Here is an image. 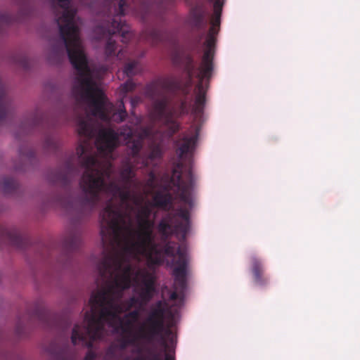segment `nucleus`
I'll use <instances>...</instances> for the list:
<instances>
[{"label": "nucleus", "mask_w": 360, "mask_h": 360, "mask_svg": "<svg viewBox=\"0 0 360 360\" xmlns=\"http://www.w3.org/2000/svg\"><path fill=\"white\" fill-rule=\"evenodd\" d=\"M16 63L25 70L30 68V60L26 56H20Z\"/></svg>", "instance_id": "f704fd0d"}, {"label": "nucleus", "mask_w": 360, "mask_h": 360, "mask_svg": "<svg viewBox=\"0 0 360 360\" xmlns=\"http://www.w3.org/2000/svg\"><path fill=\"white\" fill-rule=\"evenodd\" d=\"M140 101V98L138 96H135L131 98V105L134 107Z\"/></svg>", "instance_id": "ea45409f"}, {"label": "nucleus", "mask_w": 360, "mask_h": 360, "mask_svg": "<svg viewBox=\"0 0 360 360\" xmlns=\"http://www.w3.org/2000/svg\"><path fill=\"white\" fill-rule=\"evenodd\" d=\"M1 359H2V358H3V354H2V353H1Z\"/></svg>", "instance_id": "a18cd8bd"}, {"label": "nucleus", "mask_w": 360, "mask_h": 360, "mask_svg": "<svg viewBox=\"0 0 360 360\" xmlns=\"http://www.w3.org/2000/svg\"><path fill=\"white\" fill-rule=\"evenodd\" d=\"M28 124L32 127H39L43 124V117L41 115L38 114V112H36Z\"/></svg>", "instance_id": "7c9ffc66"}, {"label": "nucleus", "mask_w": 360, "mask_h": 360, "mask_svg": "<svg viewBox=\"0 0 360 360\" xmlns=\"http://www.w3.org/2000/svg\"><path fill=\"white\" fill-rule=\"evenodd\" d=\"M165 332L166 335H169L172 334V331L170 329H165V330L161 333V335H158L157 337H160V342L161 346L165 349V350H168L169 352H166L165 355V360H175L174 356V352L173 351V354H171V349L169 348V345L166 341V338L165 335H162V333Z\"/></svg>", "instance_id": "5701e85b"}, {"label": "nucleus", "mask_w": 360, "mask_h": 360, "mask_svg": "<svg viewBox=\"0 0 360 360\" xmlns=\"http://www.w3.org/2000/svg\"><path fill=\"white\" fill-rule=\"evenodd\" d=\"M127 314V317H130L135 321H138L140 317V310L139 309H134L132 311H130Z\"/></svg>", "instance_id": "c9c22d12"}, {"label": "nucleus", "mask_w": 360, "mask_h": 360, "mask_svg": "<svg viewBox=\"0 0 360 360\" xmlns=\"http://www.w3.org/2000/svg\"><path fill=\"white\" fill-rule=\"evenodd\" d=\"M18 187L16 180L9 177H1V193H13Z\"/></svg>", "instance_id": "4be33fe9"}, {"label": "nucleus", "mask_w": 360, "mask_h": 360, "mask_svg": "<svg viewBox=\"0 0 360 360\" xmlns=\"http://www.w3.org/2000/svg\"><path fill=\"white\" fill-rule=\"evenodd\" d=\"M1 243L3 241L8 240L12 245L20 249L25 248L28 243L27 239L15 229H7L1 225Z\"/></svg>", "instance_id": "dca6fc26"}, {"label": "nucleus", "mask_w": 360, "mask_h": 360, "mask_svg": "<svg viewBox=\"0 0 360 360\" xmlns=\"http://www.w3.org/2000/svg\"><path fill=\"white\" fill-rule=\"evenodd\" d=\"M79 174V170L75 165L74 158H71L65 162L63 167L51 172L49 179L52 183L67 187L70 184L72 179Z\"/></svg>", "instance_id": "ddd939ff"}, {"label": "nucleus", "mask_w": 360, "mask_h": 360, "mask_svg": "<svg viewBox=\"0 0 360 360\" xmlns=\"http://www.w3.org/2000/svg\"><path fill=\"white\" fill-rule=\"evenodd\" d=\"M200 130V127H196L195 134L193 136L190 137L184 136L176 142V152L180 159H184L187 155L193 153L198 139Z\"/></svg>", "instance_id": "2eb2a0df"}, {"label": "nucleus", "mask_w": 360, "mask_h": 360, "mask_svg": "<svg viewBox=\"0 0 360 360\" xmlns=\"http://www.w3.org/2000/svg\"><path fill=\"white\" fill-rule=\"evenodd\" d=\"M181 89V82L174 77L160 78L146 86L145 95L153 101V110L155 119L160 120L171 118L172 114L169 108L171 96Z\"/></svg>", "instance_id": "0eeeda50"}, {"label": "nucleus", "mask_w": 360, "mask_h": 360, "mask_svg": "<svg viewBox=\"0 0 360 360\" xmlns=\"http://www.w3.org/2000/svg\"><path fill=\"white\" fill-rule=\"evenodd\" d=\"M142 6L146 8V11L141 13V18L145 20L148 18V8L146 7L145 4H143Z\"/></svg>", "instance_id": "58836bf2"}, {"label": "nucleus", "mask_w": 360, "mask_h": 360, "mask_svg": "<svg viewBox=\"0 0 360 360\" xmlns=\"http://www.w3.org/2000/svg\"><path fill=\"white\" fill-rule=\"evenodd\" d=\"M134 360H146L145 358H136ZM148 360H162L158 353H150V358Z\"/></svg>", "instance_id": "4c0bfd02"}, {"label": "nucleus", "mask_w": 360, "mask_h": 360, "mask_svg": "<svg viewBox=\"0 0 360 360\" xmlns=\"http://www.w3.org/2000/svg\"><path fill=\"white\" fill-rule=\"evenodd\" d=\"M191 25L197 30H201L206 27L205 12L202 8L195 7L192 9L191 12Z\"/></svg>", "instance_id": "aec40b11"}, {"label": "nucleus", "mask_w": 360, "mask_h": 360, "mask_svg": "<svg viewBox=\"0 0 360 360\" xmlns=\"http://www.w3.org/2000/svg\"><path fill=\"white\" fill-rule=\"evenodd\" d=\"M251 272L254 283L259 286H264L269 283V278L264 275V267L262 261L256 257H250Z\"/></svg>", "instance_id": "f3484780"}, {"label": "nucleus", "mask_w": 360, "mask_h": 360, "mask_svg": "<svg viewBox=\"0 0 360 360\" xmlns=\"http://www.w3.org/2000/svg\"><path fill=\"white\" fill-rule=\"evenodd\" d=\"M156 175L154 171L151 170L148 172V178L146 180V186L150 189L156 187Z\"/></svg>", "instance_id": "473e14b6"}, {"label": "nucleus", "mask_w": 360, "mask_h": 360, "mask_svg": "<svg viewBox=\"0 0 360 360\" xmlns=\"http://www.w3.org/2000/svg\"><path fill=\"white\" fill-rule=\"evenodd\" d=\"M117 49L115 41L112 40V38H109L107 41L105 47V53L107 57L111 56H117L118 59L122 60L124 58V53H127V50L124 49H121L116 52Z\"/></svg>", "instance_id": "412c9836"}, {"label": "nucleus", "mask_w": 360, "mask_h": 360, "mask_svg": "<svg viewBox=\"0 0 360 360\" xmlns=\"http://www.w3.org/2000/svg\"><path fill=\"white\" fill-rule=\"evenodd\" d=\"M1 23L4 22L6 20V16L4 13H1Z\"/></svg>", "instance_id": "79ce46f5"}, {"label": "nucleus", "mask_w": 360, "mask_h": 360, "mask_svg": "<svg viewBox=\"0 0 360 360\" xmlns=\"http://www.w3.org/2000/svg\"><path fill=\"white\" fill-rule=\"evenodd\" d=\"M120 137H123L127 141L131 156L123 161L120 171L127 163L130 162L136 173L135 166L141 165V167L146 168L155 165V162L162 158V146L155 142L148 145V151L141 153L143 141L153 137V130L150 127H141L136 139L133 138V131L130 127L120 129L117 131L112 128L101 129L96 139L98 150L103 153H111L118 145Z\"/></svg>", "instance_id": "20e7f679"}, {"label": "nucleus", "mask_w": 360, "mask_h": 360, "mask_svg": "<svg viewBox=\"0 0 360 360\" xmlns=\"http://www.w3.org/2000/svg\"><path fill=\"white\" fill-rule=\"evenodd\" d=\"M19 153L22 159H27L30 161L35 158V151L32 148L21 147Z\"/></svg>", "instance_id": "c85d7f7f"}, {"label": "nucleus", "mask_w": 360, "mask_h": 360, "mask_svg": "<svg viewBox=\"0 0 360 360\" xmlns=\"http://www.w3.org/2000/svg\"><path fill=\"white\" fill-rule=\"evenodd\" d=\"M171 314L170 307L165 300H158L150 306L145 322L136 330V334L122 335L120 333V347L122 349L135 344L141 339L152 342L165 330V319Z\"/></svg>", "instance_id": "423d86ee"}, {"label": "nucleus", "mask_w": 360, "mask_h": 360, "mask_svg": "<svg viewBox=\"0 0 360 360\" xmlns=\"http://www.w3.org/2000/svg\"><path fill=\"white\" fill-rule=\"evenodd\" d=\"M59 142L54 136L48 135L45 138L44 146L46 150L56 152L59 148Z\"/></svg>", "instance_id": "a878e982"}, {"label": "nucleus", "mask_w": 360, "mask_h": 360, "mask_svg": "<svg viewBox=\"0 0 360 360\" xmlns=\"http://www.w3.org/2000/svg\"><path fill=\"white\" fill-rule=\"evenodd\" d=\"M63 9L61 14L56 13V22L61 38L60 46H54L57 54L65 49L71 64L77 72V78L72 88V95L77 103L87 102L91 115L101 120L117 123L127 116L124 101L120 100L115 107L97 86L89 66L79 37V29L75 21L76 10L72 8V0H56Z\"/></svg>", "instance_id": "f03ea898"}, {"label": "nucleus", "mask_w": 360, "mask_h": 360, "mask_svg": "<svg viewBox=\"0 0 360 360\" xmlns=\"http://www.w3.org/2000/svg\"><path fill=\"white\" fill-rule=\"evenodd\" d=\"M139 71V61L132 60L126 63L124 67V73L128 77H131Z\"/></svg>", "instance_id": "b1692460"}, {"label": "nucleus", "mask_w": 360, "mask_h": 360, "mask_svg": "<svg viewBox=\"0 0 360 360\" xmlns=\"http://www.w3.org/2000/svg\"><path fill=\"white\" fill-rule=\"evenodd\" d=\"M169 238H170L164 240L161 238L162 245L155 241V245H156L155 248L153 249L151 245L141 252V255L146 256L149 266H160L164 263L165 257L174 258L175 256L177 255L178 259L176 261V266H177V261L179 259L178 251L179 250L184 253L186 261L188 262L186 252L180 247L176 249L171 242L167 241Z\"/></svg>", "instance_id": "9d476101"}, {"label": "nucleus", "mask_w": 360, "mask_h": 360, "mask_svg": "<svg viewBox=\"0 0 360 360\" xmlns=\"http://www.w3.org/2000/svg\"><path fill=\"white\" fill-rule=\"evenodd\" d=\"M146 304H143L139 296H131L128 300L125 301V308L124 309V311H128L133 307H136V305H139V307H142L145 305Z\"/></svg>", "instance_id": "bb28decb"}, {"label": "nucleus", "mask_w": 360, "mask_h": 360, "mask_svg": "<svg viewBox=\"0 0 360 360\" xmlns=\"http://www.w3.org/2000/svg\"><path fill=\"white\" fill-rule=\"evenodd\" d=\"M8 98L5 93L4 88L1 84V125L4 120L11 112V108L10 105H7Z\"/></svg>", "instance_id": "393cba45"}, {"label": "nucleus", "mask_w": 360, "mask_h": 360, "mask_svg": "<svg viewBox=\"0 0 360 360\" xmlns=\"http://www.w3.org/2000/svg\"><path fill=\"white\" fill-rule=\"evenodd\" d=\"M122 91L127 94L128 92L133 91L136 88V84L132 81V79H127L121 86Z\"/></svg>", "instance_id": "2f4dec72"}, {"label": "nucleus", "mask_w": 360, "mask_h": 360, "mask_svg": "<svg viewBox=\"0 0 360 360\" xmlns=\"http://www.w3.org/2000/svg\"><path fill=\"white\" fill-rule=\"evenodd\" d=\"M25 326L22 325L21 322H19L17 326H16V328H15V332H16V334L19 336V337H22L24 335V333H25Z\"/></svg>", "instance_id": "e433bc0d"}, {"label": "nucleus", "mask_w": 360, "mask_h": 360, "mask_svg": "<svg viewBox=\"0 0 360 360\" xmlns=\"http://www.w3.org/2000/svg\"><path fill=\"white\" fill-rule=\"evenodd\" d=\"M128 7L126 0H120L117 6L114 4V13L108 16V20L96 27V32L101 34V37L111 36L119 34L123 43H127L134 36L129 26L122 20V17L126 14Z\"/></svg>", "instance_id": "6e6552de"}, {"label": "nucleus", "mask_w": 360, "mask_h": 360, "mask_svg": "<svg viewBox=\"0 0 360 360\" xmlns=\"http://www.w3.org/2000/svg\"><path fill=\"white\" fill-rule=\"evenodd\" d=\"M177 60H178L177 55H176V56H174V61L175 63H177Z\"/></svg>", "instance_id": "c03bdc74"}, {"label": "nucleus", "mask_w": 360, "mask_h": 360, "mask_svg": "<svg viewBox=\"0 0 360 360\" xmlns=\"http://www.w3.org/2000/svg\"><path fill=\"white\" fill-rule=\"evenodd\" d=\"M96 282L100 289L91 295V309L85 313L84 324H75L72 329V342L75 343L78 338L88 347H93L95 340L103 338L105 323L113 326L115 320L119 321L115 327L116 332H121L122 335L136 334L134 326L136 321L127 317V314L123 317L119 316L124 309L118 301L124 290L131 286V266L127 265L120 275L113 274L115 270L112 268L103 269L102 266L96 265Z\"/></svg>", "instance_id": "7ed1b4c3"}, {"label": "nucleus", "mask_w": 360, "mask_h": 360, "mask_svg": "<svg viewBox=\"0 0 360 360\" xmlns=\"http://www.w3.org/2000/svg\"><path fill=\"white\" fill-rule=\"evenodd\" d=\"M182 163H178L172 170L169 183L165 188L166 193L157 191L153 197L154 206L164 210H169L172 205L174 198L169 193L172 191L176 198L191 209L194 205L193 191L196 183V177L192 169L189 168L185 174V179L182 178Z\"/></svg>", "instance_id": "39448f33"}, {"label": "nucleus", "mask_w": 360, "mask_h": 360, "mask_svg": "<svg viewBox=\"0 0 360 360\" xmlns=\"http://www.w3.org/2000/svg\"><path fill=\"white\" fill-rule=\"evenodd\" d=\"M190 229V212L186 207H179L175 214L169 213L157 226L158 233L166 240L174 234H181L184 239Z\"/></svg>", "instance_id": "1a4fd4ad"}, {"label": "nucleus", "mask_w": 360, "mask_h": 360, "mask_svg": "<svg viewBox=\"0 0 360 360\" xmlns=\"http://www.w3.org/2000/svg\"><path fill=\"white\" fill-rule=\"evenodd\" d=\"M77 131L84 140L76 148L77 162L84 169L79 181L82 195L78 198L81 212L84 214L94 210L101 201V195L110 198L106 207L101 213V236L103 247V257L97 264L103 269H120L123 262L141 255L149 245L155 248L153 233L154 221L140 219L139 229H131L129 204L133 195L132 186H138L136 179L130 162L120 171L122 185L115 181L107 183L113 173L110 161H100L92 153L91 140L96 134L93 120L86 116L79 120Z\"/></svg>", "instance_id": "f257e3e1"}, {"label": "nucleus", "mask_w": 360, "mask_h": 360, "mask_svg": "<svg viewBox=\"0 0 360 360\" xmlns=\"http://www.w3.org/2000/svg\"><path fill=\"white\" fill-rule=\"evenodd\" d=\"M44 351L51 360H73V355L68 342H59L54 340L44 347Z\"/></svg>", "instance_id": "4468645a"}, {"label": "nucleus", "mask_w": 360, "mask_h": 360, "mask_svg": "<svg viewBox=\"0 0 360 360\" xmlns=\"http://www.w3.org/2000/svg\"><path fill=\"white\" fill-rule=\"evenodd\" d=\"M37 319L47 328L51 327V316L49 312L46 311H39L36 313Z\"/></svg>", "instance_id": "cd10ccee"}, {"label": "nucleus", "mask_w": 360, "mask_h": 360, "mask_svg": "<svg viewBox=\"0 0 360 360\" xmlns=\"http://www.w3.org/2000/svg\"><path fill=\"white\" fill-rule=\"evenodd\" d=\"M152 210L148 206H143L140 210L138 219L139 220H140V219H149Z\"/></svg>", "instance_id": "72a5a7b5"}, {"label": "nucleus", "mask_w": 360, "mask_h": 360, "mask_svg": "<svg viewBox=\"0 0 360 360\" xmlns=\"http://www.w3.org/2000/svg\"><path fill=\"white\" fill-rule=\"evenodd\" d=\"M192 70H193L192 69L188 70V77L190 79L192 77V74H193Z\"/></svg>", "instance_id": "a19ab883"}, {"label": "nucleus", "mask_w": 360, "mask_h": 360, "mask_svg": "<svg viewBox=\"0 0 360 360\" xmlns=\"http://www.w3.org/2000/svg\"><path fill=\"white\" fill-rule=\"evenodd\" d=\"M82 244L81 234L77 231H70L64 238L63 245L65 252L69 255L79 249Z\"/></svg>", "instance_id": "6ab92c4d"}, {"label": "nucleus", "mask_w": 360, "mask_h": 360, "mask_svg": "<svg viewBox=\"0 0 360 360\" xmlns=\"http://www.w3.org/2000/svg\"><path fill=\"white\" fill-rule=\"evenodd\" d=\"M72 337V335H71V338ZM71 341H72V339L71 338ZM73 345H82V346L84 347H86L88 348V347L86 345H85V344H84L82 342V341L79 340V339L77 338V342L75 343H74L73 342H72ZM92 348V347H89V350L86 352L85 356H84V360H95L96 358V353L92 351L91 349Z\"/></svg>", "instance_id": "c756f323"}, {"label": "nucleus", "mask_w": 360, "mask_h": 360, "mask_svg": "<svg viewBox=\"0 0 360 360\" xmlns=\"http://www.w3.org/2000/svg\"><path fill=\"white\" fill-rule=\"evenodd\" d=\"M131 259H128L127 262H123V264L120 269H115V271H113V274L120 275L122 274L123 269L125 268V266L128 264L130 265L132 269L131 283H134L137 284L139 283V278H141L143 287L139 293V297L142 302L146 304L148 302L150 301L153 296V292L155 290V277L151 273L146 270H136L133 265L131 264Z\"/></svg>", "instance_id": "9b49d317"}, {"label": "nucleus", "mask_w": 360, "mask_h": 360, "mask_svg": "<svg viewBox=\"0 0 360 360\" xmlns=\"http://www.w3.org/2000/svg\"><path fill=\"white\" fill-rule=\"evenodd\" d=\"M179 259L177 261L178 266L173 269L174 278V288L169 296L170 300L174 301L179 298V294H184L187 285V261L185 255L181 250L178 251Z\"/></svg>", "instance_id": "f8f14e48"}, {"label": "nucleus", "mask_w": 360, "mask_h": 360, "mask_svg": "<svg viewBox=\"0 0 360 360\" xmlns=\"http://www.w3.org/2000/svg\"><path fill=\"white\" fill-rule=\"evenodd\" d=\"M167 35L166 30L158 28H147L140 34L139 40L155 46L165 41Z\"/></svg>", "instance_id": "a211bd4d"}, {"label": "nucleus", "mask_w": 360, "mask_h": 360, "mask_svg": "<svg viewBox=\"0 0 360 360\" xmlns=\"http://www.w3.org/2000/svg\"><path fill=\"white\" fill-rule=\"evenodd\" d=\"M115 0H105V1L108 4H112Z\"/></svg>", "instance_id": "37998d69"}]
</instances>
